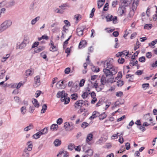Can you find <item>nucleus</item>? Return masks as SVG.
Listing matches in <instances>:
<instances>
[{
	"instance_id": "nucleus-1",
	"label": "nucleus",
	"mask_w": 157,
	"mask_h": 157,
	"mask_svg": "<svg viewBox=\"0 0 157 157\" xmlns=\"http://www.w3.org/2000/svg\"><path fill=\"white\" fill-rule=\"evenodd\" d=\"M103 72L104 75L102 76L101 79V82L102 85H104L107 82L113 83L115 82L113 80L114 78L113 76L117 73V69L113 68L112 69L104 68L103 70Z\"/></svg>"
},
{
	"instance_id": "nucleus-2",
	"label": "nucleus",
	"mask_w": 157,
	"mask_h": 157,
	"mask_svg": "<svg viewBox=\"0 0 157 157\" xmlns=\"http://www.w3.org/2000/svg\"><path fill=\"white\" fill-rule=\"evenodd\" d=\"M67 95L64 90H62V91H59L57 94L56 96L58 98L61 97V101L63 102L64 101V104H67L70 100V98L67 97Z\"/></svg>"
},
{
	"instance_id": "nucleus-3",
	"label": "nucleus",
	"mask_w": 157,
	"mask_h": 157,
	"mask_svg": "<svg viewBox=\"0 0 157 157\" xmlns=\"http://www.w3.org/2000/svg\"><path fill=\"white\" fill-rule=\"evenodd\" d=\"M12 22L10 20H6L0 25V33L8 29L12 25Z\"/></svg>"
},
{
	"instance_id": "nucleus-4",
	"label": "nucleus",
	"mask_w": 157,
	"mask_h": 157,
	"mask_svg": "<svg viewBox=\"0 0 157 157\" xmlns=\"http://www.w3.org/2000/svg\"><path fill=\"white\" fill-rule=\"evenodd\" d=\"M113 61V59H108L105 61L104 63V67L105 68L111 69H112L113 68L117 69V67L113 65L112 62Z\"/></svg>"
},
{
	"instance_id": "nucleus-5",
	"label": "nucleus",
	"mask_w": 157,
	"mask_h": 157,
	"mask_svg": "<svg viewBox=\"0 0 157 157\" xmlns=\"http://www.w3.org/2000/svg\"><path fill=\"white\" fill-rule=\"evenodd\" d=\"M9 41L5 39H0V48H4L8 46Z\"/></svg>"
},
{
	"instance_id": "nucleus-6",
	"label": "nucleus",
	"mask_w": 157,
	"mask_h": 157,
	"mask_svg": "<svg viewBox=\"0 0 157 157\" xmlns=\"http://www.w3.org/2000/svg\"><path fill=\"white\" fill-rule=\"evenodd\" d=\"M105 18L107 22L113 21V22L114 24L116 23L117 22V17L116 16H114L113 17L111 15L109 14Z\"/></svg>"
},
{
	"instance_id": "nucleus-7",
	"label": "nucleus",
	"mask_w": 157,
	"mask_h": 157,
	"mask_svg": "<svg viewBox=\"0 0 157 157\" xmlns=\"http://www.w3.org/2000/svg\"><path fill=\"white\" fill-rule=\"evenodd\" d=\"M35 83L33 86L35 87H37L40 84V77L39 75L36 76L35 78Z\"/></svg>"
},
{
	"instance_id": "nucleus-8",
	"label": "nucleus",
	"mask_w": 157,
	"mask_h": 157,
	"mask_svg": "<svg viewBox=\"0 0 157 157\" xmlns=\"http://www.w3.org/2000/svg\"><path fill=\"white\" fill-rule=\"evenodd\" d=\"M126 8L124 6H122L119 8L118 11L120 13L121 16H122L123 14L126 12Z\"/></svg>"
},
{
	"instance_id": "nucleus-9",
	"label": "nucleus",
	"mask_w": 157,
	"mask_h": 157,
	"mask_svg": "<svg viewBox=\"0 0 157 157\" xmlns=\"http://www.w3.org/2000/svg\"><path fill=\"white\" fill-rule=\"evenodd\" d=\"M83 101L82 100L77 101L75 104V107L76 108H78L79 107H82L83 104Z\"/></svg>"
},
{
	"instance_id": "nucleus-10",
	"label": "nucleus",
	"mask_w": 157,
	"mask_h": 157,
	"mask_svg": "<svg viewBox=\"0 0 157 157\" xmlns=\"http://www.w3.org/2000/svg\"><path fill=\"white\" fill-rule=\"evenodd\" d=\"M85 29V28H78L77 29L76 31L78 35L80 36H82L83 34V30Z\"/></svg>"
},
{
	"instance_id": "nucleus-11",
	"label": "nucleus",
	"mask_w": 157,
	"mask_h": 157,
	"mask_svg": "<svg viewBox=\"0 0 157 157\" xmlns=\"http://www.w3.org/2000/svg\"><path fill=\"white\" fill-rule=\"evenodd\" d=\"M27 144L28 145V147L27 148L25 149V150H26L29 151H31L32 150L33 146L32 141H28L27 143Z\"/></svg>"
},
{
	"instance_id": "nucleus-12",
	"label": "nucleus",
	"mask_w": 157,
	"mask_h": 157,
	"mask_svg": "<svg viewBox=\"0 0 157 157\" xmlns=\"http://www.w3.org/2000/svg\"><path fill=\"white\" fill-rule=\"evenodd\" d=\"M6 3L5 6L6 7L8 8L14 6L15 4V2L13 0L9 2H6Z\"/></svg>"
},
{
	"instance_id": "nucleus-13",
	"label": "nucleus",
	"mask_w": 157,
	"mask_h": 157,
	"mask_svg": "<svg viewBox=\"0 0 157 157\" xmlns=\"http://www.w3.org/2000/svg\"><path fill=\"white\" fill-rule=\"evenodd\" d=\"M59 7L61 9L65 10L66 8H70V5L67 3H63L61 5L59 6Z\"/></svg>"
},
{
	"instance_id": "nucleus-14",
	"label": "nucleus",
	"mask_w": 157,
	"mask_h": 157,
	"mask_svg": "<svg viewBox=\"0 0 157 157\" xmlns=\"http://www.w3.org/2000/svg\"><path fill=\"white\" fill-rule=\"evenodd\" d=\"M93 138V135L91 133L89 134L86 137V142L89 144V142L91 141Z\"/></svg>"
},
{
	"instance_id": "nucleus-15",
	"label": "nucleus",
	"mask_w": 157,
	"mask_h": 157,
	"mask_svg": "<svg viewBox=\"0 0 157 157\" xmlns=\"http://www.w3.org/2000/svg\"><path fill=\"white\" fill-rule=\"evenodd\" d=\"M105 0H98L97 2L98 7V9L101 7L105 3Z\"/></svg>"
},
{
	"instance_id": "nucleus-16",
	"label": "nucleus",
	"mask_w": 157,
	"mask_h": 157,
	"mask_svg": "<svg viewBox=\"0 0 157 157\" xmlns=\"http://www.w3.org/2000/svg\"><path fill=\"white\" fill-rule=\"evenodd\" d=\"M100 114L98 112L94 111L93 112L92 115L90 117V118L94 119L97 117H99Z\"/></svg>"
},
{
	"instance_id": "nucleus-17",
	"label": "nucleus",
	"mask_w": 157,
	"mask_h": 157,
	"mask_svg": "<svg viewBox=\"0 0 157 157\" xmlns=\"http://www.w3.org/2000/svg\"><path fill=\"white\" fill-rule=\"evenodd\" d=\"M87 42L85 40L81 41L79 43L78 47L79 48H81L83 47H85L86 45Z\"/></svg>"
},
{
	"instance_id": "nucleus-18",
	"label": "nucleus",
	"mask_w": 157,
	"mask_h": 157,
	"mask_svg": "<svg viewBox=\"0 0 157 157\" xmlns=\"http://www.w3.org/2000/svg\"><path fill=\"white\" fill-rule=\"evenodd\" d=\"M150 113H148L144 116V118L145 119V120H148L150 121H152V118L150 116Z\"/></svg>"
},
{
	"instance_id": "nucleus-19",
	"label": "nucleus",
	"mask_w": 157,
	"mask_h": 157,
	"mask_svg": "<svg viewBox=\"0 0 157 157\" xmlns=\"http://www.w3.org/2000/svg\"><path fill=\"white\" fill-rule=\"evenodd\" d=\"M34 71L33 69H29L26 71V76H29L32 75Z\"/></svg>"
},
{
	"instance_id": "nucleus-20",
	"label": "nucleus",
	"mask_w": 157,
	"mask_h": 157,
	"mask_svg": "<svg viewBox=\"0 0 157 157\" xmlns=\"http://www.w3.org/2000/svg\"><path fill=\"white\" fill-rule=\"evenodd\" d=\"M45 47L44 46H39L37 47L36 49L34 51V52L36 53H39L41 51L44 50Z\"/></svg>"
},
{
	"instance_id": "nucleus-21",
	"label": "nucleus",
	"mask_w": 157,
	"mask_h": 157,
	"mask_svg": "<svg viewBox=\"0 0 157 157\" xmlns=\"http://www.w3.org/2000/svg\"><path fill=\"white\" fill-rule=\"evenodd\" d=\"M32 102L33 104L34 105L35 107L38 108L39 106V104L38 103L37 100L35 98H33Z\"/></svg>"
},
{
	"instance_id": "nucleus-22",
	"label": "nucleus",
	"mask_w": 157,
	"mask_h": 157,
	"mask_svg": "<svg viewBox=\"0 0 157 157\" xmlns=\"http://www.w3.org/2000/svg\"><path fill=\"white\" fill-rule=\"evenodd\" d=\"M128 52L124 51L123 52H118V53L116 55V56L118 57L121 56L123 55H126V56H127L128 54Z\"/></svg>"
},
{
	"instance_id": "nucleus-23",
	"label": "nucleus",
	"mask_w": 157,
	"mask_h": 157,
	"mask_svg": "<svg viewBox=\"0 0 157 157\" xmlns=\"http://www.w3.org/2000/svg\"><path fill=\"white\" fill-rule=\"evenodd\" d=\"M54 144L56 146H59L61 144V140L59 139H56L54 142Z\"/></svg>"
},
{
	"instance_id": "nucleus-24",
	"label": "nucleus",
	"mask_w": 157,
	"mask_h": 157,
	"mask_svg": "<svg viewBox=\"0 0 157 157\" xmlns=\"http://www.w3.org/2000/svg\"><path fill=\"white\" fill-rule=\"evenodd\" d=\"M48 128L45 127L43 129H41V130H40V134L42 135L47 133L48 132Z\"/></svg>"
},
{
	"instance_id": "nucleus-25",
	"label": "nucleus",
	"mask_w": 157,
	"mask_h": 157,
	"mask_svg": "<svg viewBox=\"0 0 157 157\" xmlns=\"http://www.w3.org/2000/svg\"><path fill=\"white\" fill-rule=\"evenodd\" d=\"M58 128V125L56 124H53L50 127V129L53 131L57 130Z\"/></svg>"
},
{
	"instance_id": "nucleus-26",
	"label": "nucleus",
	"mask_w": 157,
	"mask_h": 157,
	"mask_svg": "<svg viewBox=\"0 0 157 157\" xmlns=\"http://www.w3.org/2000/svg\"><path fill=\"white\" fill-rule=\"evenodd\" d=\"M41 135H42L40 134V133L39 131L33 135V138L36 139L39 138Z\"/></svg>"
},
{
	"instance_id": "nucleus-27",
	"label": "nucleus",
	"mask_w": 157,
	"mask_h": 157,
	"mask_svg": "<svg viewBox=\"0 0 157 157\" xmlns=\"http://www.w3.org/2000/svg\"><path fill=\"white\" fill-rule=\"evenodd\" d=\"M33 128V125L32 124H30L29 126L24 128V130L25 131H28L32 129Z\"/></svg>"
},
{
	"instance_id": "nucleus-28",
	"label": "nucleus",
	"mask_w": 157,
	"mask_h": 157,
	"mask_svg": "<svg viewBox=\"0 0 157 157\" xmlns=\"http://www.w3.org/2000/svg\"><path fill=\"white\" fill-rule=\"evenodd\" d=\"M85 153H87L88 155L91 156L93 155V151L91 149H89L88 150H87L85 151Z\"/></svg>"
},
{
	"instance_id": "nucleus-29",
	"label": "nucleus",
	"mask_w": 157,
	"mask_h": 157,
	"mask_svg": "<svg viewBox=\"0 0 157 157\" xmlns=\"http://www.w3.org/2000/svg\"><path fill=\"white\" fill-rule=\"evenodd\" d=\"M40 17H36L34 19H33L31 21V24L32 25H35L37 21H38L39 20Z\"/></svg>"
},
{
	"instance_id": "nucleus-30",
	"label": "nucleus",
	"mask_w": 157,
	"mask_h": 157,
	"mask_svg": "<svg viewBox=\"0 0 157 157\" xmlns=\"http://www.w3.org/2000/svg\"><path fill=\"white\" fill-rule=\"evenodd\" d=\"M64 127L66 130L68 131V130H69V127H71V125L69 123L66 122L64 123Z\"/></svg>"
},
{
	"instance_id": "nucleus-31",
	"label": "nucleus",
	"mask_w": 157,
	"mask_h": 157,
	"mask_svg": "<svg viewBox=\"0 0 157 157\" xmlns=\"http://www.w3.org/2000/svg\"><path fill=\"white\" fill-rule=\"evenodd\" d=\"M122 104H123V103H121L119 101H117L115 102L114 105L112 107V108H114L117 106L119 107Z\"/></svg>"
},
{
	"instance_id": "nucleus-32",
	"label": "nucleus",
	"mask_w": 157,
	"mask_h": 157,
	"mask_svg": "<svg viewBox=\"0 0 157 157\" xmlns=\"http://www.w3.org/2000/svg\"><path fill=\"white\" fill-rule=\"evenodd\" d=\"M71 97L72 99L75 100L78 98V96L77 94L74 93L71 95Z\"/></svg>"
},
{
	"instance_id": "nucleus-33",
	"label": "nucleus",
	"mask_w": 157,
	"mask_h": 157,
	"mask_svg": "<svg viewBox=\"0 0 157 157\" xmlns=\"http://www.w3.org/2000/svg\"><path fill=\"white\" fill-rule=\"evenodd\" d=\"M47 105L46 104H44L42 106V109L41 110V113H44L47 109Z\"/></svg>"
},
{
	"instance_id": "nucleus-34",
	"label": "nucleus",
	"mask_w": 157,
	"mask_h": 157,
	"mask_svg": "<svg viewBox=\"0 0 157 157\" xmlns=\"http://www.w3.org/2000/svg\"><path fill=\"white\" fill-rule=\"evenodd\" d=\"M29 151L26 150H24V152L23 154V156L24 157H29Z\"/></svg>"
},
{
	"instance_id": "nucleus-35",
	"label": "nucleus",
	"mask_w": 157,
	"mask_h": 157,
	"mask_svg": "<svg viewBox=\"0 0 157 157\" xmlns=\"http://www.w3.org/2000/svg\"><path fill=\"white\" fill-rule=\"evenodd\" d=\"M75 148V145L73 144H70L68 146V149L70 151H72Z\"/></svg>"
},
{
	"instance_id": "nucleus-36",
	"label": "nucleus",
	"mask_w": 157,
	"mask_h": 157,
	"mask_svg": "<svg viewBox=\"0 0 157 157\" xmlns=\"http://www.w3.org/2000/svg\"><path fill=\"white\" fill-rule=\"evenodd\" d=\"M62 153L63 154V156L64 157H67L69 156V154L68 152L66 151H63L61 153L59 152V154L57 155V156H58L59 155V154H61Z\"/></svg>"
},
{
	"instance_id": "nucleus-37",
	"label": "nucleus",
	"mask_w": 157,
	"mask_h": 157,
	"mask_svg": "<svg viewBox=\"0 0 157 157\" xmlns=\"http://www.w3.org/2000/svg\"><path fill=\"white\" fill-rule=\"evenodd\" d=\"M49 50L51 51L54 52L55 51H57V48L55 46L53 45L52 46H51V47L50 48Z\"/></svg>"
},
{
	"instance_id": "nucleus-38",
	"label": "nucleus",
	"mask_w": 157,
	"mask_h": 157,
	"mask_svg": "<svg viewBox=\"0 0 157 157\" xmlns=\"http://www.w3.org/2000/svg\"><path fill=\"white\" fill-rule=\"evenodd\" d=\"M152 27V25L151 24H146L144 25V28L146 29H151Z\"/></svg>"
},
{
	"instance_id": "nucleus-39",
	"label": "nucleus",
	"mask_w": 157,
	"mask_h": 157,
	"mask_svg": "<svg viewBox=\"0 0 157 157\" xmlns=\"http://www.w3.org/2000/svg\"><path fill=\"white\" fill-rule=\"evenodd\" d=\"M107 116L106 114H105V113H101V114H100L99 119L100 120H103Z\"/></svg>"
},
{
	"instance_id": "nucleus-40",
	"label": "nucleus",
	"mask_w": 157,
	"mask_h": 157,
	"mask_svg": "<svg viewBox=\"0 0 157 157\" xmlns=\"http://www.w3.org/2000/svg\"><path fill=\"white\" fill-rule=\"evenodd\" d=\"M23 42L26 44L29 43V37L27 36L25 37Z\"/></svg>"
},
{
	"instance_id": "nucleus-41",
	"label": "nucleus",
	"mask_w": 157,
	"mask_h": 157,
	"mask_svg": "<svg viewBox=\"0 0 157 157\" xmlns=\"http://www.w3.org/2000/svg\"><path fill=\"white\" fill-rule=\"evenodd\" d=\"M89 125V124L86 122H84L82 123L81 125V127L83 128H85L88 127Z\"/></svg>"
},
{
	"instance_id": "nucleus-42",
	"label": "nucleus",
	"mask_w": 157,
	"mask_h": 157,
	"mask_svg": "<svg viewBox=\"0 0 157 157\" xmlns=\"http://www.w3.org/2000/svg\"><path fill=\"white\" fill-rule=\"evenodd\" d=\"M155 124H154L152 122H151L150 124H148L147 122H144L143 124V126H148L149 125H151L152 126L155 125Z\"/></svg>"
},
{
	"instance_id": "nucleus-43",
	"label": "nucleus",
	"mask_w": 157,
	"mask_h": 157,
	"mask_svg": "<svg viewBox=\"0 0 157 157\" xmlns=\"http://www.w3.org/2000/svg\"><path fill=\"white\" fill-rule=\"evenodd\" d=\"M124 84V82L121 80H119L117 82V85L118 86H122Z\"/></svg>"
},
{
	"instance_id": "nucleus-44",
	"label": "nucleus",
	"mask_w": 157,
	"mask_h": 157,
	"mask_svg": "<svg viewBox=\"0 0 157 157\" xmlns=\"http://www.w3.org/2000/svg\"><path fill=\"white\" fill-rule=\"evenodd\" d=\"M26 44L22 42L21 44L19 45V48L22 49L26 46Z\"/></svg>"
},
{
	"instance_id": "nucleus-45",
	"label": "nucleus",
	"mask_w": 157,
	"mask_h": 157,
	"mask_svg": "<svg viewBox=\"0 0 157 157\" xmlns=\"http://www.w3.org/2000/svg\"><path fill=\"white\" fill-rule=\"evenodd\" d=\"M109 8V4L108 3H106L103 9V10L104 11H107L108 10V9Z\"/></svg>"
},
{
	"instance_id": "nucleus-46",
	"label": "nucleus",
	"mask_w": 157,
	"mask_h": 157,
	"mask_svg": "<svg viewBox=\"0 0 157 157\" xmlns=\"http://www.w3.org/2000/svg\"><path fill=\"white\" fill-rule=\"evenodd\" d=\"M71 36H70L66 40H65L63 43V47L64 48H65L66 47V46L68 44V41L70 40L71 38Z\"/></svg>"
},
{
	"instance_id": "nucleus-47",
	"label": "nucleus",
	"mask_w": 157,
	"mask_h": 157,
	"mask_svg": "<svg viewBox=\"0 0 157 157\" xmlns=\"http://www.w3.org/2000/svg\"><path fill=\"white\" fill-rule=\"evenodd\" d=\"M26 81L23 82H20L16 86V88L17 89H19L21 86H22L24 85V84L25 83Z\"/></svg>"
},
{
	"instance_id": "nucleus-48",
	"label": "nucleus",
	"mask_w": 157,
	"mask_h": 157,
	"mask_svg": "<svg viewBox=\"0 0 157 157\" xmlns=\"http://www.w3.org/2000/svg\"><path fill=\"white\" fill-rule=\"evenodd\" d=\"M10 55L9 54H6V57H3L2 58V62H5L6 60L10 57Z\"/></svg>"
},
{
	"instance_id": "nucleus-49",
	"label": "nucleus",
	"mask_w": 157,
	"mask_h": 157,
	"mask_svg": "<svg viewBox=\"0 0 157 157\" xmlns=\"http://www.w3.org/2000/svg\"><path fill=\"white\" fill-rule=\"evenodd\" d=\"M21 111L22 114H24L26 111V107L23 106L21 108Z\"/></svg>"
},
{
	"instance_id": "nucleus-50",
	"label": "nucleus",
	"mask_w": 157,
	"mask_h": 157,
	"mask_svg": "<svg viewBox=\"0 0 157 157\" xmlns=\"http://www.w3.org/2000/svg\"><path fill=\"white\" fill-rule=\"evenodd\" d=\"M142 87L144 90H146L147 88L149 87V83H144L142 85Z\"/></svg>"
},
{
	"instance_id": "nucleus-51",
	"label": "nucleus",
	"mask_w": 157,
	"mask_h": 157,
	"mask_svg": "<svg viewBox=\"0 0 157 157\" xmlns=\"http://www.w3.org/2000/svg\"><path fill=\"white\" fill-rule=\"evenodd\" d=\"M139 60L141 62H145V58L144 56H142L139 58Z\"/></svg>"
},
{
	"instance_id": "nucleus-52",
	"label": "nucleus",
	"mask_w": 157,
	"mask_h": 157,
	"mask_svg": "<svg viewBox=\"0 0 157 157\" xmlns=\"http://www.w3.org/2000/svg\"><path fill=\"white\" fill-rule=\"evenodd\" d=\"M5 71H0V79L2 78L4 76V74Z\"/></svg>"
},
{
	"instance_id": "nucleus-53",
	"label": "nucleus",
	"mask_w": 157,
	"mask_h": 157,
	"mask_svg": "<svg viewBox=\"0 0 157 157\" xmlns=\"http://www.w3.org/2000/svg\"><path fill=\"white\" fill-rule=\"evenodd\" d=\"M63 121V120L61 118H59L57 121V123L59 124H61L62 123Z\"/></svg>"
},
{
	"instance_id": "nucleus-54",
	"label": "nucleus",
	"mask_w": 157,
	"mask_h": 157,
	"mask_svg": "<svg viewBox=\"0 0 157 157\" xmlns=\"http://www.w3.org/2000/svg\"><path fill=\"white\" fill-rule=\"evenodd\" d=\"M124 61V58H119L118 59V62L119 63L121 64H122L123 63Z\"/></svg>"
},
{
	"instance_id": "nucleus-55",
	"label": "nucleus",
	"mask_w": 157,
	"mask_h": 157,
	"mask_svg": "<svg viewBox=\"0 0 157 157\" xmlns=\"http://www.w3.org/2000/svg\"><path fill=\"white\" fill-rule=\"evenodd\" d=\"M146 56L147 58L150 59L151 57L152 53L150 52H147L146 53Z\"/></svg>"
},
{
	"instance_id": "nucleus-56",
	"label": "nucleus",
	"mask_w": 157,
	"mask_h": 157,
	"mask_svg": "<svg viewBox=\"0 0 157 157\" xmlns=\"http://www.w3.org/2000/svg\"><path fill=\"white\" fill-rule=\"evenodd\" d=\"M71 71V69L69 67H67L64 70V72L65 74H68Z\"/></svg>"
},
{
	"instance_id": "nucleus-57",
	"label": "nucleus",
	"mask_w": 157,
	"mask_h": 157,
	"mask_svg": "<svg viewBox=\"0 0 157 157\" xmlns=\"http://www.w3.org/2000/svg\"><path fill=\"white\" fill-rule=\"evenodd\" d=\"M75 83H73V82L72 81H70L68 83V86L69 87H71L72 86V88L73 86H75Z\"/></svg>"
},
{
	"instance_id": "nucleus-58",
	"label": "nucleus",
	"mask_w": 157,
	"mask_h": 157,
	"mask_svg": "<svg viewBox=\"0 0 157 157\" xmlns=\"http://www.w3.org/2000/svg\"><path fill=\"white\" fill-rule=\"evenodd\" d=\"M122 73L121 71H119L118 72L117 75V77L116 78H122Z\"/></svg>"
},
{
	"instance_id": "nucleus-59",
	"label": "nucleus",
	"mask_w": 157,
	"mask_h": 157,
	"mask_svg": "<svg viewBox=\"0 0 157 157\" xmlns=\"http://www.w3.org/2000/svg\"><path fill=\"white\" fill-rule=\"evenodd\" d=\"M40 56L42 57L43 59H46L47 58V56L45 53L44 52H43L40 54Z\"/></svg>"
},
{
	"instance_id": "nucleus-60",
	"label": "nucleus",
	"mask_w": 157,
	"mask_h": 157,
	"mask_svg": "<svg viewBox=\"0 0 157 157\" xmlns=\"http://www.w3.org/2000/svg\"><path fill=\"white\" fill-rule=\"evenodd\" d=\"M118 2L117 0H116L115 1H113L112 2V6L113 7H115L116 5L117 4Z\"/></svg>"
},
{
	"instance_id": "nucleus-61",
	"label": "nucleus",
	"mask_w": 157,
	"mask_h": 157,
	"mask_svg": "<svg viewBox=\"0 0 157 157\" xmlns=\"http://www.w3.org/2000/svg\"><path fill=\"white\" fill-rule=\"evenodd\" d=\"M55 11L58 13H59L60 14H62L63 13V11L60 10L58 8L56 9V10H55Z\"/></svg>"
},
{
	"instance_id": "nucleus-62",
	"label": "nucleus",
	"mask_w": 157,
	"mask_h": 157,
	"mask_svg": "<svg viewBox=\"0 0 157 157\" xmlns=\"http://www.w3.org/2000/svg\"><path fill=\"white\" fill-rule=\"evenodd\" d=\"M123 94V92L121 91L117 92L116 94V96L121 97Z\"/></svg>"
},
{
	"instance_id": "nucleus-63",
	"label": "nucleus",
	"mask_w": 157,
	"mask_h": 157,
	"mask_svg": "<svg viewBox=\"0 0 157 157\" xmlns=\"http://www.w3.org/2000/svg\"><path fill=\"white\" fill-rule=\"evenodd\" d=\"M39 44V43L38 42H35L33 44L32 46V48H34L37 47Z\"/></svg>"
},
{
	"instance_id": "nucleus-64",
	"label": "nucleus",
	"mask_w": 157,
	"mask_h": 157,
	"mask_svg": "<svg viewBox=\"0 0 157 157\" xmlns=\"http://www.w3.org/2000/svg\"><path fill=\"white\" fill-rule=\"evenodd\" d=\"M88 94H86V92H84L83 93V94L82 95V98L83 99H85L88 96Z\"/></svg>"
}]
</instances>
